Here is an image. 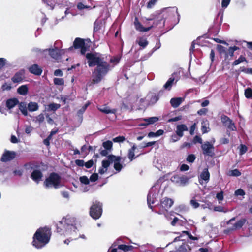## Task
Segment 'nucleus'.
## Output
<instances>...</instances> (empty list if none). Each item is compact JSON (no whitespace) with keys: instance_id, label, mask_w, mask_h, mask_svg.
<instances>
[{"instance_id":"nucleus-1","label":"nucleus","mask_w":252,"mask_h":252,"mask_svg":"<svg viewBox=\"0 0 252 252\" xmlns=\"http://www.w3.org/2000/svg\"><path fill=\"white\" fill-rule=\"evenodd\" d=\"M86 58L89 67L96 66L93 72V83H99L110 70L109 63L105 61L98 53H88L86 55Z\"/></svg>"},{"instance_id":"nucleus-2","label":"nucleus","mask_w":252,"mask_h":252,"mask_svg":"<svg viewBox=\"0 0 252 252\" xmlns=\"http://www.w3.org/2000/svg\"><path fill=\"white\" fill-rule=\"evenodd\" d=\"M76 222L75 217L67 215L57 223V232L65 236L74 235L77 232Z\"/></svg>"},{"instance_id":"nucleus-3","label":"nucleus","mask_w":252,"mask_h":252,"mask_svg":"<svg viewBox=\"0 0 252 252\" xmlns=\"http://www.w3.org/2000/svg\"><path fill=\"white\" fill-rule=\"evenodd\" d=\"M51 236V229L47 227L38 229L33 236L32 245L37 249H41L50 241Z\"/></svg>"},{"instance_id":"nucleus-4","label":"nucleus","mask_w":252,"mask_h":252,"mask_svg":"<svg viewBox=\"0 0 252 252\" xmlns=\"http://www.w3.org/2000/svg\"><path fill=\"white\" fill-rule=\"evenodd\" d=\"M44 184L46 188L53 187L56 189H58L61 186V177L58 174L53 172L46 179Z\"/></svg>"},{"instance_id":"nucleus-5","label":"nucleus","mask_w":252,"mask_h":252,"mask_svg":"<svg viewBox=\"0 0 252 252\" xmlns=\"http://www.w3.org/2000/svg\"><path fill=\"white\" fill-rule=\"evenodd\" d=\"M102 213V203L95 201L93 202L92 206L90 209V216L95 220L99 219Z\"/></svg>"},{"instance_id":"nucleus-6","label":"nucleus","mask_w":252,"mask_h":252,"mask_svg":"<svg viewBox=\"0 0 252 252\" xmlns=\"http://www.w3.org/2000/svg\"><path fill=\"white\" fill-rule=\"evenodd\" d=\"M174 201L172 199L165 197L160 200V204H156L155 207H158L159 210L158 211H155L156 212L159 214H164L167 212L173 204Z\"/></svg>"},{"instance_id":"nucleus-7","label":"nucleus","mask_w":252,"mask_h":252,"mask_svg":"<svg viewBox=\"0 0 252 252\" xmlns=\"http://www.w3.org/2000/svg\"><path fill=\"white\" fill-rule=\"evenodd\" d=\"M220 120L223 126L227 129V135L229 136L230 135V131H236L237 128L235 124L229 117L223 114L220 117Z\"/></svg>"},{"instance_id":"nucleus-8","label":"nucleus","mask_w":252,"mask_h":252,"mask_svg":"<svg viewBox=\"0 0 252 252\" xmlns=\"http://www.w3.org/2000/svg\"><path fill=\"white\" fill-rule=\"evenodd\" d=\"M159 190L153 187L150 189L149 193L147 195V203L149 207L153 211V206L152 204H155L156 202L158 201V196Z\"/></svg>"},{"instance_id":"nucleus-9","label":"nucleus","mask_w":252,"mask_h":252,"mask_svg":"<svg viewBox=\"0 0 252 252\" xmlns=\"http://www.w3.org/2000/svg\"><path fill=\"white\" fill-rule=\"evenodd\" d=\"M73 47L75 49H81V53L84 55L87 51L89 46L85 43L83 39L80 38H76L73 42V46H71L68 49V50H71Z\"/></svg>"},{"instance_id":"nucleus-10","label":"nucleus","mask_w":252,"mask_h":252,"mask_svg":"<svg viewBox=\"0 0 252 252\" xmlns=\"http://www.w3.org/2000/svg\"><path fill=\"white\" fill-rule=\"evenodd\" d=\"M108 159H110L112 162H114V168L117 171L119 172L121 171L123 168L121 161L122 158L120 156H116L113 155H109L107 156Z\"/></svg>"},{"instance_id":"nucleus-11","label":"nucleus","mask_w":252,"mask_h":252,"mask_svg":"<svg viewBox=\"0 0 252 252\" xmlns=\"http://www.w3.org/2000/svg\"><path fill=\"white\" fill-rule=\"evenodd\" d=\"M170 180L172 182L179 186H184L188 182L189 178L185 175L181 176L177 174L172 176Z\"/></svg>"},{"instance_id":"nucleus-12","label":"nucleus","mask_w":252,"mask_h":252,"mask_svg":"<svg viewBox=\"0 0 252 252\" xmlns=\"http://www.w3.org/2000/svg\"><path fill=\"white\" fill-rule=\"evenodd\" d=\"M203 154L205 156L213 157L214 155V147L208 141H206L201 145Z\"/></svg>"},{"instance_id":"nucleus-13","label":"nucleus","mask_w":252,"mask_h":252,"mask_svg":"<svg viewBox=\"0 0 252 252\" xmlns=\"http://www.w3.org/2000/svg\"><path fill=\"white\" fill-rule=\"evenodd\" d=\"M147 21L154 20L153 24L151 26H153V27L159 26V27L161 28L163 27L165 23V20L163 19V16L160 14L157 15L155 18H153L151 16L149 18L147 19Z\"/></svg>"},{"instance_id":"nucleus-14","label":"nucleus","mask_w":252,"mask_h":252,"mask_svg":"<svg viewBox=\"0 0 252 252\" xmlns=\"http://www.w3.org/2000/svg\"><path fill=\"white\" fill-rule=\"evenodd\" d=\"M15 152L14 151H5L1 158V161L3 162H7L14 159L15 157Z\"/></svg>"},{"instance_id":"nucleus-15","label":"nucleus","mask_w":252,"mask_h":252,"mask_svg":"<svg viewBox=\"0 0 252 252\" xmlns=\"http://www.w3.org/2000/svg\"><path fill=\"white\" fill-rule=\"evenodd\" d=\"M134 24L136 30L141 32H146L151 29L153 26H150L146 28L144 27L143 25L139 22L137 17L135 18Z\"/></svg>"},{"instance_id":"nucleus-16","label":"nucleus","mask_w":252,"mask_h":252,"mask_svg":"<svg viewBox=\"0 0 252 252\" xmlns=\"http://www.w3.org/2000/svg\"><path fill=\"white\" fill-rule=\"evenodd\" d=\"M47 51H49L50 56L55 59H59L61 55L64 53L63 50H60L57 48L55 49H49Z\"/></svg>"},{"instance_id":"nucleus-17","label":"nucleus","mask_w":252,"mask_h":252,"mask_svg":"<svg viewBox=\"0 0 252 252\" xmlns=\"http://www.w3.org/2000/svg\"><path fill=\"white\" fill-rule=\"evenodd\" d=\"M139 250L140 252H156V249L152 245L147 243L139 246Z\"/></svg>"},{"instance_id":"nucleus-18","label":"nucleus","mask_w":252,"mask_h":252,"mask_svg":"<svg viewBox=\"0 0 252 252\" xmlns=\"http://www.w3.org/2000/svg\"><path fill=\"white\" fill-rule=\"evenodd\" d=\"M210 179V173L207 168H205L200 175L199 183L203 185L204 180L205 183H208Z\"/></svg>"},{"instance_id":"nucleus-19","label":"nucleus","mask_w":252,"mask_h":252,"mask_svg":"<svg viewBox=\"0 0 252 252\" xmlns=\"http://www.w3.org/2000/svg\"><path fill=\"white\" fill-rule=\"evenodd\" d=\"M42 177L43 174L40 170L35 169L31 173V178L37 183H39Z\"/></svg>"},{"instance_id":"nucleus-20","label":"nucleus","mask_w":252,"mask_h":252,"mask_svg":"<svg viewBox=\"0 0 252 252\" xmlns=\"http://www.w3.org/2000/svg\"><path fill=\"white\" fill-rule=\"evenodd\" d=\"M188 127L186 125L180 124L177 125L175 132L179 136L182 137L184 135V132L188 131Z\"/></svg>"},{"instance_id":"nucleus-21","label":"nucleus","mask_w":252,"mask_h":252,"mask_svg":"<svg viewBox=\"0 0 252 252\" xmlns=\"http://www.w3.org/2000/svg\"><path fill=\"white\" fill-rule=\"evenodd\" d=\"M97 109L104 114H115L117 110L116 109H110L108 106L104 105L101 106H97Z\"/></svg>"},{"instance_id":"nucleus-22","label":"nucleus","mask_w":252,"mask_h":252,"mask_svg":"<svg viewBox=\"0 0 252 252\" xmlns=\"http://www.w3.org/2000/svg\"><path fill=\"white\" fill-rule=\"evenodd\" d=\"M19 104V100L16 98L8 99L6 101V106L8 109H11Z\"/></svg>"},{"instance_id":"nucleus-23","label":"nucleus","mask_w":252,"mask_h":252,"mask_svg":"<svg viewBox=\"0 0 252 252\" xmlns=\"http://www.w3.org/2000/svg\"><path fill=\"white\" fill-rule=\"evenodd\" d=\"M29 70L31 73L36 75H40L42 72V69L36 64L30 66L29 68Z\"/></svg>"},{"instance_id":"nucleus-24","label":"nucleus","mask_w":252,"mask_h":252,"mask_svg":"<svg viewBox=\"0 0 252 252\" xmlns=\"http://www.w3.org/2000/svg\"><path fill=\"white\" fill-rule=\"evenodd\" d=\"M184 98L182 97L172 98L170 100L171 106L174 108L178 107L184 101Z\"/></svg>"},{"instance_id":"nucleus-25","label":"nucleus","mask_w":252,"mask_h":252,"mask_svg":"<svg viewBox=\"0 0 252 252\" xmlns=\"http://www.w3.org/2000/svg\"><path fill=\"white\" fill-rule=\"evenodd\" d=\"M18 106L19 109L22 113V114L25 116H27L28 115V107L27 104L25 102H21L20 103L19 102Z\"/></svg>"},{"instance_id":"nucleus-26","label":"nucleus","mask_w":252,"mask_h":252,"mask_svg":"<svg viewBox=\"0 0 252 252\" xmlns=\"http://www.w3.org/2000/svg\"><path fill=\"white\" fill-rule=\"evenodd\" d=\"M23 79V74L21 72H16L12 77L11 80L14 83H20Z\"/></svg>"},{"instance_id":"nucleus-27","label":"nucleus","mask_w":252,"mask_h":252,"mask_svg":"<svg viewBox=\"0 0 252 252\" xmlns=\"http://www.w3.org/2000/svg\"><path fill=\"white\" fill-rule=\"evenodd\" d=\"M246 220L242 219L233 224L229 230H236L241 228L245 223Z\"/></svg>"},{"instance_id":"nucleus-28","label":"nucleus","mask_w":252,"mask_h":252,"mask_svg":"<svg viewBox=\"0 0 252 252\" xmlns=\"http://www.w3.org/2000/svg\"><path fill=\"white\" fill-rule=\"evenodd\" d=\"M28 109L30 112H34L38 110L39 106L35 102H30L27 104Z\"/></svg>"},{"instance_id":"nucleus-29","label":"nucleus","mask_w":252,"mask_h":252,"mask_svg":"<svg viewBox=\"0 0 252 252\" xmlns=\"http://www.w3.org/2000/svg\"><path fill=\"white\" fill-rule=\"evenodd\" d=\"M136 148L137 147L135 144H133L131 148L128 150V158L130 161H132L136 158L135 157L134 151Z\"/></svg>"},{"instance_id":"nucleus-30","label":"nucleus","mask_w":252,"mask_h":252,"mask_svg":"<svg viewBox=\"0 0 252 252\" xmlns=\"http://www.w3.org/2000/svg\"><path fill=\"white\" fill-rule=\"evenodd\" d=\"M28 88L27 85H23L17 89V93L20 95H25L28 94Z\"/></svg>"},{"instance_id":"nucleus-31","label":"nucleus","mask_w":252,"mask_h":252,"mask_svg":"<svg viewBox=\"0 0 252 252\" xmlns=\"http://www.w3.org/2000/svg\"><path fill=\"white\" fill-rule=\"evenodd\" d=\"M136 42L142 49H144L148 45L149 43L147 40L143 37L139 38L138 40H136Z\"/></svg>"},{"instance_id":"nucleus-32","label":"nucleus","mask_w":252,"mask_h":252,"mask_svg":"<svg viewBox=\"0 0 252 252\" xmlns=\"http://www.w3.org/2000/svg\"><path fill=\"white\" fill-rule=\"evenodd\" d=\"M89 105V103L85 104L81 109H80L77 112V115L82 121L83 119V114L86 111L87 108Z\"/></svg>"},{"instance_id":"nucleus-33","label":"nucleus","mask_w":252,"mask_h":252,"mask_svg":"<svg viewBox=\"0 0 252 252\" xmlns=\"http://www.w3.org/2000/svg\"><path fill=\"white\" fill-rule=\"evenodd\" d=\"M173 75L174 74L172 75V76L170 77L164 84L163 87L165 89L170 90L175 80L174 78L173 77Z\"/></svg>"},{"instance_id":"nucleus-34","label":"nucleus","mask_w":252,"mask_h":252,"mask_svg":"<svg viewBox=\"0 0 252 252\" xmlns=\"http://www.w3.org/2000/svg\"><path fill=\"white\" fill-rule=\"evenodd\" d=\"M243 62H246L247 63V61L246 58L243 55H241L239 58L235 61H234L232 63L233 66H236L239 64L240 63Z\"/></svg>"},{"instance_id":"nucleus-35","label":"nucleus","mask_w":252,"mask_h":252,"mask_svg":"<svg viewBox=\"0 0 252 252\" xmlns=\"http://www.w3.org/2000/svg\"><path fill=\"white\" fill-rule=\"evenodd\" d=\"M159 120L157 117H152L148 118H145L144 120L147 123V124H153Z\"/></svg>"},{"instance_id":"nucleus-36","label":"nucleus","mask_w":252,"mask_h":252,"mask_svg":"<svg viewBox=\"0 0 252 252\" xmlns=\"http://www.w3.org/2000/svg\"><path fill=\"white\" fill-rule=\"evenodd\" d=\"M241 174V172L237 169L229 171L228 175L230 176L238 177Z\"/></svg>"},{"instance_id":"nucleus-37","label":"nucleus","mask_w":252,"mask_h":252,"mask_svg":"<svg viewBox=\"0 0 252 252\" xmlns=\"http://www.w3.org/2000/svg\"><path fill=\"white\" fill-rule=\"evenodd\" d=\"M102 23L99 21H96L94 25V32H97L101 28Z\"/></svg>"},{"instance_id":"nucleus-38","label":"nucleus","mask_w":252,"mask_h":252,"mask_svg":"<svg viewBox=\"0 0 252 252\" xmlns=\"http://www.w3.org/2000/svg\"><path fill=\"white\" fill-rule=\"evenodd\" d=\"M238 49H239V48L236 46L229 47L228 50V52H227V56L229 55L231 57H233L234 56V52Z\"/></svg>"},{"instance_id":"nucleus-39","label":"nucleus","mask_w":252,"mask_h":252,"mask_svg":"<svg viewBox=\"0 0 252 252\" xmlns=\"http://www.w3.org/2000/svg\"><path fill=\"white\" fill-rule=\"evenodd\" d=\"M103 147L106 150H111L112 147L113 143L111 141H107L103 143Z\"/></svg>"},{"instance_id":"nucleus-40","label":"nucleus","mask_w":252,"mask_h":252,"mask_svg":"<svg viewBox=\"0 0 252 252\" xmlns=\"http://www.w3.org/2000/svg\"><path fill=\"white\" fill-rule=\"evenodd\" d=\"M160 47H161V43H160L159 40H158L155 46L152 49V51L148 53V57L151 56L155 51H156L157 50L159 49L160 48Z\"/></svg>"},{"instance_id":"nucleus-41","label":"nucleus","mask_w":252,"mask_h":252,"mask_svg":"<svg viewBox=\"0 0 252 252\" xmlns=\"http://www.w3.org/2000/svg\"><path fill=\"white\" fill-rule=\"evenodd\" d=\"M217 48L220 53H224L225 54L226 56L227 57V53L224 47L220 45H217Z\"/></svg>"},{"instance_id":"nucleus-42","label":"nucleus","mask_w":252,"mask_h":252,"mask_svg":"<svg viewBox=\"0 0 252 252\" xmlns=\"http://www.w3.org/2000/svg\"><path fill=\"white\" fill-rule=\"evenodd\" d=\"M245 95L246 98H252V89L248 88L245 90Z\"/></svg>"},{"instance_id":"nucleus-43","label":"nucleus","mask_w":252,"mask_h":252,"mask_svg":"<svg viewBox=\"0 0 252 252\" xmlns=\"http://www.w3.org/2000/svg\"><path fill=\"white\" fill-rule=\"evenodd\" d=\"M248 150L247 147L244 144H241L239 148V154L242 155L244 154Z\"/></svg>"},{"instance_id":"nucleus-44","label":"nucleus","mask_w":252,"mask_h":252,"mask_svg":"<svg viewBox=\"0 0 252 252\" xmlns=\"http://www.w3.org/2000/svg\"><path fill=\"white\" fill-rule=\"evenodd\" d=\"M111 163H112V162L110 159L103 160L102 161V166L107 170L108 167L110 166Z\"/></svg>"},{"instance_id":"nucleus-45","label":"nucleus","mask_w":252,"mask_h":252,"mask_svg":"<svg viewBox=\"0 0 252 252\" xmlns=\"http://www.w3.org/2000/svg\"><path fill=\"white\" fill-rule=\"evenodd\" d=\"M64 80L63 78H55L54 83L57 85H63L64 84Z\"/></svg>"},{"instance_id":"nucleus-46","label":"nucleus","mask_w":252,"mask_h":252,"mask_svg":"<svg viewBox=\"0 0 252 252\" xmlns=\"http://www.w3.org/2000/svg\"><path fill=\"white\" fill-rule=\"evenodd\" d=\"M187 251V245L182 243L176 250L177 252H186Z\"/></svg>"},{"instance_id":"nucleus-47","label":"nucleus","mask_w":252,"mask_h":252,"mask_svg":"<svg viewBox=\"0 0 252 252\" xmlns=\"http://www.w3.org/2000/svg\"><path fill=\"white\" fill-rule=\"evenodd\" d=\"M196 158V157L194 154H189L186 160L189 163H193Z\"/></svg>"},{"instance_id":"nucleus-48","label":"nucleus","mask_w":252,"mask_h":252,"mask_svg":"<svg viewBox=\"0 0 252 252\" xmlns=\"http://www.w3.org/2000/svg\"><path fill=\"white\" fill-rule=\"evenodd\" d=\"M159 99V97L158 95L154 94L153 95L150 100V103L154 104L156 103Z\"/></svg>"},{"instance_id":"nucleus-49","label":"nucleus","mask_w":252,"mask_h":252,"mask_svg":"<svg viewBox=\"0 0 252 252\" xmlns=\"http://www.w3.org/2000/svg\"><path fill=\"white\" fill-rule=\"evenodd\" d=\"M80 181L81 183L88 185L89 184V179L86 176H83L80 177L79 178Z\"/></svg>"},{"instance_id":"nucleus-50","label":"nucleus","mask_w":252,"mask_h":252,"mask_svg":"<svg viewBox=\"0 0 252 252\" xmlns=\"http://www.w3.org/2000/svg\"><path fill=\"white\" fill-rule=\"evenodd\" d=\"M36 122H38L39 123H42L44 121V116L43 114H40L35 117Z\"/></svg>"},{"instance_id":"nucleus-51","label":"nucleus","mask_w":252,"mask_h":252,"mask_svg":"<svg viewBox=\"0 0 252 252\" xmlns=\"http://www.w3.org/2000/svg\"><path fill=\"white\" fill-rule=\"evenodd\" d=\"M125 137L123 136H119L113 138V141L114 142H123L125 140Z\"/></svg>"},{"instance_id":"nucleus-52","label":"nucleus","mask_w":252,"mask_h":252,"mask_svg":"<svg viewBox=\"0 0 252 252\" xmlns=\"http://www.w3.org/2000/svg\"><path fill=\"white\" fill-rule=\"evenodd\" d=\"M60 107V105L55 104V103H52L49 105V108L53 111H55L57 110Z\"/></svg>"},{"instance_id":"nucleus-53","label":"nucleus","mask_w":252,"mask_h":252,"mask_svg":"<svg viewBox=\"0 0 252 252\" xmlns=\"http://www.w3.org/2000/svg\"><path fill=\"white\" fill-rule=\"evenodd\" d=\"M245 194V191L241 189H238L235 191V195L236 196H243Z\"/></svg>"},{"instance_id":"nucleus-54","label":"nucleus","mask_w":252,"mask_h":252,"mask_svg":"<svg viewBox=\"0 0 252 252\" xmlns=\"http://www.w3.org/2000/svg\"><path fill=\"white\" fill-rule=\"evenodd\" d=\"M181 137L179 136L177 134H173L171 137V141L172 142H175L176 141H178L180 139Z\"/></svg>"},{"instance_id":"nucleus-55","label":"nucleus","mask_w":252,"mask_h":252,"mask_svg":"<svg viewBox=\"0 0 252 252\" xmlns=\"http://www.w3.org/2000/svg\"><path fill=\"white\" fill-rule=\"evenodd\" d=\"M201 130L203 133H207L209 131L210 128L209 127L205 125H203V123H202L201 126Z\"/></svg>"},{"instance_id":"nucleus-56","label":"nucleus","mask_w":252,"mask_h":252,"mask_svg":"<svg viewBox=\"0 0 252 252\" xmlns=\"http://www.w3.org/2000/svg\"><path fill=\"white\" fill-rule=\"evenodd\" d=\"M94 164V161L92 159H91L87 161L86 163H84V166L86 167V168H90L91 167L93 166Z\"/></svg>"},{"instance_id":"nucleus-57","label":"nucleus","mask_w":252,"mask_h":252,"mask_svg":"<svg viewBox=\"0 0 252 252\" xmlns=\"http://www.w3.org/2000/svg\"><path fill=\"white\" fill-rule=\"evenodd\" d=\"M216 198L219 201L223 200L224 198L223 191H221L218 193L216 195Z\"/></svg>"},{"instance_id":"nucleus-58","label":"nucleus","mask_w":252,"mask_h":252,"mask_svg":"<svg viewBox=\"0 0 252 252\" xmlns=\"http://www.w3.org/2000/svg\"><path fill=\"white\" fill-rule=\"evenodd\" d=\"M189 168V167L188 165L186 164H183L180 167V170L182 172L186 171L188 170Z\"/></svg>"},{"instance_id":"nucleus-59","label":"nucleus","mask_w":252,"mask_h":252,"mask_svg":"<svg viewBox=\"0 0 252 252\" xmlns=\"http://www.w3.org/2000/svg\"><path fill=\"white\" fill-rule=\"evenodd\" d=\"M98 174L96 173H94L91 175L90 178V180L91 182H95L98 179Z\"/></svg>"},{"instance_id":"nucleus-60","label":"nucleus","mask_w":252,"mask_h":252,"mask_svg":"<svg viewBox=\"0 0 252 252\" xmlns=\"http://www.w3.org/2000/svg\"><path fill=\"white\" fill-rule=\"evenodd\" d=\"M193 142L194 143H199L202 144V140L200 136L196 135L194 137Z\"/></svg>"},{"instance_id":"nucleus-61","label":"nucleus","mask_w":252,"mask_h":252,"mask_svg":"<svg viewBox=\"0 0 252 252\" xmlns=\"http://www.w3.org/2000/svg\"><path fill=\"white\" fill-rule=\"evenodd\" d=\"M2 89L3 90H10L11 89V84L5 83L2 85Z\"/></svg>"},{"instance_id":"nucleus-62","label":"nucleus","mask_w":252,"mask_h":252,"mask_svg":"<svg viewBox=\"0 0 252 252\" xmlns=\"http://www.w3.org/2000/svg\"><path fill=\"white\" fill-rule=\"evenodd\" d=\"M231 0H222L221 6L223 8H226L230 3Z\"/></svg>"},{"instance_id":"nucleus-63","label":"nucleus","mask_w":252,"mask_h":252,"mask_svg":"<svg viewBox=\"0 0 252 252\" xmlns=\"http://www.w3.org/2000/svg\"><path fill=\"white\" fill-rule=\"evenodd\" d=\"M75 164L80 167H83L84 166V161L80 159H77L75 161Z\"/></svg>"},{"instance_id":"nucleus-64","label":"nucleus","mask_w":252,"mask_h":252,"mask_svg":"<svg viewBox=\"0 0 252 252\" xmlns=\"http://www.w3.org/2000/svg\"><path fill=\"white\" fill-rule=\"evenodd\" d=\"M190 204L194 208H197L199 206V204L195 200H191Z\"/></svg>"}]
</instances>
